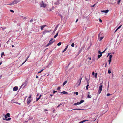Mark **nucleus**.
I'll return each instance as SVG.
<instances>
[{"instance_id":"1","label":"nucleus","mask_w":123,"mask_h":123,"mask_svg":"<svg viewBox=\"0 0 123 123\" xmlns=\"http://www.w3.org/2000/svg\"><path fill=\"white\" fill-rule=\"evenodd\" d=\"M53 39L51 38L50 40L49 41V42L48 44L46 45V47H48L49 45L52 44L55 41V40L53 41Z\"/></svg>"},{"instance_id":"2","label":"nucleus","mask_w":123,"mask_h":123,"mask_svg":"<svg viewBox=\"0 0 123 123\" xmlns=\"http://www.w3.org/2000/svg\"><path fill=\"white\" fill-rule=\"evenodd\" d=\"M20 1V0H15L12 3L10 4V5H13L14 4H17Z\"/></svg>"},{"instance_id":"3","label":"nucleus","mask_w":123,"mask_h":123,"mask_svg":"<svg viewBox=\"0 0 123 123\" xmlns=\"http://www.w3.org/2000/svg\"><path fill=\"white\" fill-rule=\"evenodd\" d=\"M102 83H101L100 84V85L99 87V90L98 92L99 94L101 93L102 88L103 85L102 84Z\"/></svg>"},{"instance_id":"4","label":"nucleus","mask_w":123,"mask_h":123,"mask_svg":"<svg viewBox=\"0 0 123 123\" xmlns=\"http://www.w3.org/2000/svg\"><path fill=\"white\" fill-rule=\"evenodd\" d=\"M82 79V78L81 77H80V79L78 81L77 83H76V84L78 86H79L80 85Z\"/></svg>"},{"instance_id":"5","label":"nucleus","mask_w":123,"mask_h":123,"mask_svg":"<svg viewBox=\"0 0 123 123\" xmlns=\"http://www.w3.org/2000/svg\"><path fill=\"white\" fill-rule=\"evenodd\" d=\"M46 4H44V2L43 1H42V2L40 4L41 7L45 8L46 7Z\"/></svg>"},{"instance_id":"6","label":"nucleus","mask_w":123,"mask_h":123,"mask_svg":"<svg viewBox=\"0 0 123 123\" xmlns=\"http://www.w3.org/2000/svg\"><path fill=\"white\" fill-rule=\"evenodd\" d=\"M27 83V81L25 80V82L24 83H23L22 85L21 86V87H22L23 86V87H25Z\"/></svg>"},{"instance_id":"7","label":"nucleus","mask_w":123,"mask_h":123,"mask_svg":"<svg viewBox=\"0 0 123 123\" xmlns=\"http://www.w3.org/2000/svg\"><path fill=\"white\" fill-rule=\"evenodd\" d=\"M10 114L8 113H7L6 115H5V118H3V120H5L8 117H10Z\"/></svg>"},{"instance_id":"8","label":"nucleus","mask_w":123,"mask_h":123,"mask_svg":"<svg viewBox=\"0 0 123 123\" xmlns=\"http://www.w3.org/2000/svg\"><path fill=\"white\" fill-rule=\"evenodd\" d=\"M100 34H101V33H100L98 36V38L99 40V41H101L102 40V39H103V38H104V37H100Z\"/></svg>"},{"instance_id":"9","label":"nucleus","mask_w":123,"mask_h":123,"mask_svg":"<svg viewBox=\"0 0 123 123\" xmlns=\"http://www.w3.org/2000/svg\"><path fill=\"white\" fill-rule=\"evenodd\" d=\"M61 2V0H57L56 2H55V4L56 5H58Z\"/></svg>"},{"instance_id":"10","label":"nucleus","mask_w":123,"mask_h":123,"mask_svg":"<svg viewBox=\"0 0 123 123\" xmlns=\"http://www.w3.org/2000/svg\"><path fill=\"white\" fill-rule=\"evenodd\" d=\"M31 98H28L27 99V104H29L31 102Z\"/></svg>"},{"instance_id":"11","label":"nucleus","mask_w":123,"mask_h":123,"mask_svg":"<svg viewBox=\"0 0 123 123\" xmlns=\"http://www.w3.org/2000/svg\"><path fill=\"white\" fill-rule=\"evenodd\" d=\"M109 11L108 10H102L101 11V12H102L105 13H107Z\"/></svg>"},{"instance_id":"12","label":"nucleus","mask_w":123,"mask_h":123,"mask_svg":"<svg viewBox=\"0 0 123 123\" xmlns=\"http://www.w3.org/2000/svg\"><path fill=\"white\" fill-rule=\"evenodd\" d=\"M50 31H48L47 30H45L43 32V34H45L47 32H50Z\"/></svg>"},{"instance_id":"13","label":"nucleus","mask_w":123,"mask_h":123,"mask_svg":"<svg viewBox=\"0 0 123 123\" xmlns=\"http://www.w3.org/2000/svg\"><path fill=\"white\" fill-rule=\"evenodd\" d=\"M18 89V87L17 86H15L13 88V90L14 91H16Z\"/></svg>"},{"instance_id":"14","label":"nucleus","mask_w":123,"mask_h":123,"mask_svg":"<svg viewBox=\"0 0 123 123\" xmlns=\"http://www.w3.org/2000/svg\"><path fill=\"white\" fill-rule=\"evenodd\" d=\"M86 121H88V120H84L79 122L78 123H83Z\"/></svg>"},{"instance_id":"15","label":"nucleus","mask_w":123,"mask_h":123,"mask_svg":"<svg viewBox=\"0 0 123 123\" xmlns=\"http://www.w3.org/2000/svg\"><path fill=\"white\" fill-rule=\"evenodd\" d=\"M68 45L66 47V48H65V49L63 51V52H64L65 51H66V50H67V48H68Z\"/></svg>"},{"instance_id":"16","label":"nucleus","mask_w":123,"mask_h":123,"mask_svg":"<svg viewBox=\"0 0 123 123\" xmlns=\"http://www.w3.org/2000/svg\"><path fill=\"white\" fill-rule=\"evenodd\" d=\"M41 95H40L39 97L38 98H36V101H38L40 99V98L41 97Z\"/></svg>"},{"instance_id":"17","label":"nucleus","mask_w":123,"mask_h":123,"mask_svg":"<svg viewBox=\"0 0 123 123\" xmlns=\"http://www.w3.org/2000/svg\"><path fill=\"white\" fill-rule=\"evenodd\" d=\"M61 93H62L64 94H68V93L67 92H66L65 91H64L62 92H61Z\"/></svg>"},{"instance_id":"18","label":"nucleus","mask_w":123,"mask_h":123,"mask_svg":"<svg viewBox=\"0 0 123 123\" xmlns=\"http://www.w3.org/2000/svg\"><path fill=\"white\" fill-rule=\"evenodd\" d=\"M29 56H28L27 57V58L26 59V60L22 64V65H22L23 64H24L26 62V61H27L28 59V58L29 57Z\"/></svg>"},{"instance_id":"19","label":"nucleus","mask_w":123,"mask_h":123,"mask_svg":"<svg viewBox=\"0 0 123 123\" xmlns=\"http://www.w3.org/2000/svg\"><path fill=\"white\" fill-rule=\"evenodd\" d=\"M57 26L55 28V29H54L53 31V33H55V31H56V30H57Z\"/></svg>"},{"instance_id":"20","label":"nucleus","mask_w":123,"mask_h":123,"mask_svg":"<svg viewBox=\"0 0 123 123\" xmlns=\"http://www.w3.org/2000/svg\"><path fill=\"white\" fill-rule=\"evenodd\" d=\"M46 26V25H43L41 27V29L42 30L43 29L44 27Z\"/></svg>"},{"instance_id":"21","label":"nucleus","mask_w":123,"mask_h":123,"mask_svg":"<svg viewBox=\"0 0 123 123\" xmlns=\"http://www.w3.org/2000/svg\"><path fill=\"white\" fill-rule=\"evenodd\" d=\"M102 56V54H100L99 55H98V59L99 58H100V57Z\"/></svg>"},{"instance_id":"22","label":"nucleus","mask_w":123,"mask_h":123,"mask_svg":"<svg viewBox=\"0 0 123 123\" xmlns=\"http://www.w3.org/2000/svg\"><path fill=\"white\" fill-rule=\"evenodd\" d=\"M47 10L48 11H51L52 10V9H49V8H47Z\"/></svg>"},{"instance_id":"23","label":"nucleus","mask_w":123,"mask_h":123,"mask_svg":"<svg viewBox=\"0 0 123 123\" xmlns=\"http://www.w3.org/2000/svg\"><path fill=\"white\" fill-rule=\"evenodd\" d=\"M84 101L83 100H81L80 102H79V104H80Z\"/></svg>"},{"instance_id":"24","label":"nucleus","mask_w":123,"mask_h":123,"mask_svg":"<svg viewBox=\"0 0 123 123\" xmlns=\"http://www.w3.org/2000/svg\"><path fill=\"white\" fill-rule=\"evenodd\" d=\"M79 102H78L77 103H75L74 104V105H78L80 104H79Z\"/></svg>"},{"instance_id":"25","label":"nucleus","mask_w":123,"mask_h":123,"mask_svg":"<svg viewBox=\"0 0 123 123\" xmlns=\"http://www.w3.org/2000/svg\"><path fill=\"white\" fill-rule=\"evenodd\" d=\"M58 32L56 34V35H55V36H54V38H55L56 37H57L58 36Z\"/></svg>"},{"instance_id":"26","label":"nucleus","mask_w":123,"mask_h":123,"mask_svg":"<svg viewBox=\"0 0 123 123\" xmlns=\"http://www.w3.org/2000/svg\"><path fill=\"white\" fill-rule=\"evenodd\" d=\"M67 82V81H65L63 83V86L65 84H66V83Z\"/></svg>"},{"instance_id":"27","label":"nucleus","mask_w":123,"mask_h":123,"mask_svg":"<svg viewBox=\"0 0 123 123\" xmlns=\"http://www.w3.org/2000/svg\"><path fill=\"white\" fill-rule=\"evenodd\" d=\"M113 56V55L112 54L110 55L109 56V59H111L112 57Z\"/></svg>"},{"instance_id":"28","label":"nucleus","mask_w":123,"mask_h":123,"mask_svg":"<svg viewBox=\"0 0 123 123\" xmlns=\"http://www.w3.org/2000/svg\"><path fill=\"white\" fill-rule=\"evenodd\" d=\"M44 70V69H42L40 70V71L38 72V73L39 74L42 72Z\"/></svg>"},{"instance_id":"29","label":"nucleus","mask_w":123,"mask_h":123,"mask_svg":"<svg viewBox=\"0 0 123 123\" xmlns=\"http://www.w3.org/2000/svg\"><path fill=\"white\" fill-rule=\"evenodd\" d=\"M11 118H9L8 119H5L6 120V121H9V120H10L11 119Z\"/></svg>"},{"instance_id":"30","label":"nucleus","mask_w":123,"mask_h":123,"mask_svg":"<svg viewBox=\"0 0 123 123\" xmlns=\"http://www.w3.org/2000/svg\"><path fill=\"white\" fill-rule=\"evenodd\" d=\"M122 0H118V1H117V4H119L120 2Z\"/></svg>"},{"instance_id":"31","label":"nucleus","mask_w":123,"mask_h":123,"mask_svg":"<svg viewBox=\"0 0 123 123\" xmlns=\"http://www.w3.org/2000/svg\"><path fill=\"white\" fill-rule=\"evenodd\" d=\"M74 43H72L71 46L72 47H74Z\"/></svg>"},{"instance_id":"32","label":"nucleus","mask_w":123,"mask_h":123,"mask_svg":"<svg viewBox=\"0 0 123 123\" xmlns=\"http://www.w3.org/2000/svg\"><path fill=\"white\" fill-rule=\"evenodd\" d=\"M61 42H60L59 43L57 44V45L60 46L61 45Z\"/></svg>"},{"instance_id":"33","label":"nucleus","mask_w":123,"mask_h":123,"mask_svg":"<svg viewBox=\"0 0 123 123\" xmlns=\"http://www.w3.org/2000/svg\"><path fill=\"white\" fill-rule=\"evenodd\" d=\"M97 73H96L95 74V75L94 76L96 78H97Z\"/></svg>"},{"instance_id":"34","label":"nucleus","mask_w":123,"mask_h":123,"mask_svg":"<svg viewBox=\"0 0 123 123\" xmlns=\"http://www.w3.org/2000/svg\"><path fill=\"white\" fill-rule=\"evenodd\" d=\"M89 84L87 85L86 86V89L87 90L88 89V86H89Z\"/></svg>"},{"instance_id":"35","label":"nucleus","mask_w":123,"mask_h":123,"mask_svg":"<svg viewBox=\"0 0 123 123\" xmlns=\"http://www.w3.org/2000/svg\"><path fill=\"white\" fill-rule=\"evenodd\" d=\"M74 94H76V95H77L78 94V92H74Z\"/></svg>"},{"instance_id":"36","label":"nucleus","mask_w":123,"mask_h":123,"mask_svg":"<svg viewBox=\"0 0 123 123\" xmlns=\"http://www.w3.org/2000/svg\"><path fill=\"white\" fill-rule=\"evenodd\" d=\"M112 60L111 59H109V60H108L109 62V63H110L111 61Z\"/></svg>"},{"instance_id":"37","label":"nucleus","mask_w":123,"mask_h":123,"mask_svg":"<svg viewBox=\"0 0 123 123\" xmlns=\"http://www.w3.org/2000/svg\"><path fill=\"white\" fill-rule=\"evenodd\" d=\"M10 11L11 12H12V13H14V11L12 10H10Z\"/></svg>"},{"instance_id":"38","label":"nucleus","mask_w":123,"mask_h":123,"mask_svg":"<svg viewBox=\"0 0 123 123\" xmlns=\"http://www.w3.org/2000/svg\"><path fill=\"white\" fill-rule=\"evenodd\" d=\"M122 26V25H120L117 28V29H120L121 27Z\"/></svg>"},{"instance_id":"39","label":"nucleus","mask_w":123,"mask_h":123,"mask_svg":"<svg viewBox=\"0 0 123 123\" xmlns=\"http://www.w3.org/2000/svg\"><path fill=\"white\" fill-rule=\"evenodd\" d=\"M59 15L60 16V17L61 18V19H62V18H63V16H62V15H61V14H60Z\"/></svg>"},{"instance_id":"40","label":"nucleus","mask_w":123,"mask_h":123,"mask_svg":"<svg viewBox=\"0 0 123 123\" xmlns=\"http://www.w3.org/2000/svg\"><path fill=\"white\" fill-rule=\"evenodd\" d=\"M4 55V52H2L1 53V57H2L3 55Z\"/></svg>"},{"instance_id":"41","label":"nucleus","mask_w":123,"mask_h":123,"mask_svg":"<svg viewBox=\"0 0 123 123\" xmlns=\"http://www.w3.org/2000/svg\"><path fill=\"white\" fill-rule=\"evenodd\" d=\"M89 98H91V97L90 96V95H88L87 96Z\"/></svg>"},{"instance_id":"42","label":"nucleus","mask_w":123,"mask_h":123,"mask_svg":"<svg viewBox=\"0 0 123 123\" xmlns=\"http://www.w3.org/2000/svg\"><path fill=\"white\" fill-rule=\"evenodd\" d=\"M108 72L109 74H110L111 73V71L110 70H108Z\"/></svg>"},{"instance_id":"43","label":"nucleus","mask_w":123,"mask_h":123,"mask_svg":"<svg viewBox=\"0 0 123 123\" xmlns=\"http://www.w3.org/2000/svg\"><path fill=\"white\" fill-rule=\"evenodd\" d=\"M96 5V4H95L92 6H91L92 7H94L95 6V5Z\"/></svg>"},{"instance_id":"44","label":"nucleus","mask_w":123,"mask_h":123,"mask_svg":"<svg viewBox=\"0 0 123 123\" xmlns=\"http://www.w3.org/2000/svg\"><path fill=\"white\" fill-rule=\"evenodd\" d=\"M60 89V87H58L57 89V90H59Z\"/></svg>"},{"instance_id":"45","label":"nucleus","mask_w":123,"mask_h":123,"mask_svg":"<svg viewBox=\"0 0 123 123\" xmlns=\"http://www.w3.org/2000/svg\"><path fill=\"white\" fill-rule=\"evenodd\" d=\"M57 92V91H53V93L55 94L56 92Z\"/></svg>"},{"instance_id":"46","label":"nucleus","mask_w":123,"mask_h":123,"mask_svg":"<svg viewBox=\"0 0 123 123\" xmlns=\"http://www.w3.org/2000/svg\"><path fill=\"white\" fill-rule=\"evenodd\" d=\"M94 74H95L94 72H93L92 73V74L93 75H94Z\"/></svg>"},{"instance_id":"47","label":"nucleus","mask_w":123,"mask_h":123,"mask_svg":"<svg viewBox=\"0 0 123 123\" xmlns=\"http://www.w3.org/2000/svg\"><path fill=\"white\" fill-rule=\"evenodd\" d=\"M107 63L106 62V63H105V67H107Z\"/></svg>"},{"instance_id":"48","label":"nucleus","mask_w":123,"mask_h":123,"mask_svg":"<svg viewBox=\"0 0 123 123\" xmlns=\"http://www.w3.org/2000/svg\"><path fill=\"white\" fill-rule=\"evenodd\" d=\"M62 104H61V103L59 105H58V106H57V108L59 107V106H60V105H62Z\"/></svg>"},{"instance_id":"49","label":"nucleus","mask_w":123,"mask_h":123,"mask_svg":"<svg viewBox=\"0 0 123 123\" xmlns=\"http://www.w3.org/2000/svg\"><path fill=\"white\" fill-rule=\"evenodd\" d=\"M99 20V21H100V22H102V20L100 18Z\"/></svg>"},{"instance_id":"50","label":"nucleus","mask_w":123,"mask_h":123,"mask_svg":"<svg viewBox=\"0 0 123 123\" xmlns=\"http://www.w3.org/2000/svg\"><path fill=\"white\" fill-rule=\"evenodd\" d=\"M98 53L99 54H101V52H100V50H99L98 51Z\"/></svg>"},{"instance_id":"51","label":"nucleus","mask_w":123,"mask_h":123,"mask_svg":"<svg viewBox=\"0 0 123 123\" xmlns=\"http://www.w3.org/2000/svg\"><path fill=\"white\" fill-rule=\"evenodd\" d=\"M74 109V110H81V109Z\"/></svg>"},{"instance_id":"52","label":"nucleus","mask_w":123,"mask_h":123,"mask_svg":"<svg viewBox=\"0 0 123 123\" xmlns=\"http://www.w3.org/2000/svg\"><path fill=\"white\" fill-rule=\"evenodd\" d=\"M50 65V63L47 66V67L48 68V67Z\"/></svg>"},{"instance_id":"53","label":"nucleus","mask_w":123,"mask_h":123,"mask_svg":"<svg viewBox=\"0 0 123 123\" xmlns=\"http://www.w3.org/2000/svg\"><path fill=\"white\" fill-rule=\"evenodd\" d=\"M118 29H117V28L116 29V30L115 32H115H116L117 31V30H118Z\"/></svg>"},{"instance_id":"54","label":"nucleus","mask_w":123,"mask_h":123,"mask_svg":"<svg viewBox=\"0 0 123 123\" xmlns=\"http://www.w3.org/2000/svg\"><path fill=\"white\" fill-rule=\"evenodd\" d=\"M111 95L109 93H108L107 94V96H109L110 95Z\"/></svg>"},{"instance_id":"55","label":"nucleus","mask_w":123,"mask_h":123,"mask_svg":"<svg viewBox=\"0 0 123 123\" xmlns=\"http://www.w3.org/2000/svg\"><path fill=\"white\" fill-rule=\"evenodd\" d=\"M33 20L32 19H31V20H30V22H33Z\"/></svg>"},{"instance_id":"56","label":"nucleus","mask_w":123,"mask_h":123,"mask_svg":"<svg viewBox=\"0 0 123 123\" xmlns=\"http://www.w3.org/2000/svg\"><path fill=\"white\" fill-rule=\"evenodd\" d=\"M26 18H27L25 17H24V18H23V19H26Z\"/></svg>"},{"instance_id":"57","label":"nucleus","mask_w":123,"mask_h":123,"mask_svg":"<svg viewBox=\"0 0 123 123\" xmlns=\"http://www.w3.org/2000/svg\"><path fill=\"white\" fill-rule=\"evenodd\" d=\"M86 80L87 81V82L88 83L89 80H87V78H86Z\"/></svg>"},{"instance_id":"58","label":"nucleus","mask_w":123,"mask_h":123,"mask_svg":"<svg viewBox=\"0 0 123 123\" xmlns=\"http://www.w3.org/2000/svg\"><path fill=\"white\" fill-rule=\"evenodd\" d=\"M78 19H77L76 20V21L75 22L76 23L78 21Z\"/></svg>"},{"instance_id":"59","label":"nucleus","mask_w":123,"mask_h":123,"mask_svg":"<svg viewBox=\"0 0 123 123\" xmlns=\"http://www.w3.org/2000/svg\"><path fill=\"white\" fill-rule=\"evenodd\" d=\"M105 52V51L104 50L103 51V52H101V54L102 53H104V52Z\"/></svg>"},{"instance_id":"60","label":"nucleus","mask_w":123,"mask_h":123,"mask_svg":"<svg viewBox=\"0 0 123 123\" xmlns=\"http://www.w3.org/2000/svg\"><path fill=\"white\" fill-rule=\"evenodd\" d=\"M105 52V51L104 50L103 51V52H101V54L102 53H104V52Z\"/></svg>"},{"instance_id":"61","label":"nucleus","mask_w":123,"mask_h":123,"mask_svg":"<svg viewBox=\"0 0 123 123\" xmlns=\"http://www.w3.org/2000/svg\"><path fill=\"white\" fill-rule=\"evenodd\" d=\"M36 78H38V76H37V75H36Z\"/></svg>"},{"instance_id":"62","label":"nucleus","mask_w":123,"mask_h":123,"mask_svg":"<svg viewBox=\"0 0 123 123\" xmlns=\"http://www.w3.org/2000/svg\"><path fill=\"white\" fill-rule=\"evenodd\" d=\"M17 103V104H19V105H20L21 104L20 103Z\"/></svg>"},{"instance_id":"63","label":"nucleus","mask_w":123,"mask_h":123,"mask_svg":"<svg viewBox=\"0 0 123 123\" xmlns=\"http://www.w3.org/2000/svg\"><path fill=\"white\" fill-rule=\"evenodd\" d=\"M107 48H106L105 49V50L104 51H105L107 50Z\"/></svg>"},{"instance_id":"64","label":"nucleus","mask_w":123,"mask_h":123,"mask_svg":"<svg viewBox=\"0 0 123 123\" xmlns=\"http://www.w3.org/2000/svg\"><path fill=\"white\" fill-rule=\"evenodd\" d=\"M2 62H1L0 63V66L2 64Z\"/></svg>"}]
</instances>
